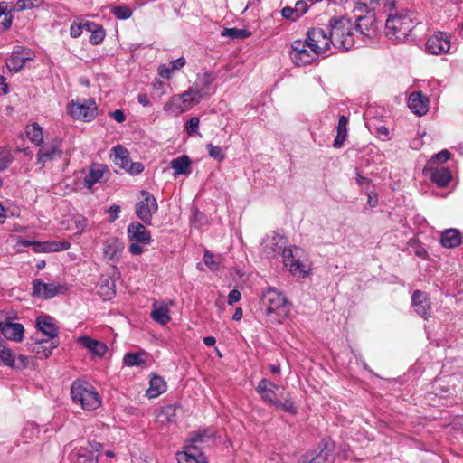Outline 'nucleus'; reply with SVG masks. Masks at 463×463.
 I'll return each mask as SVG.
<instances>
[{"label":"nucleus","mask_w":463,"mask_h":463,"mask_svg":"<svg viewBox=\"0 0 463 463\" xmlns=\"http://www.w3.org/2000/svg\"><path fill=\"white\" fill-rule=\"evenodd\" d=\"M418 24L414 12L408 9L390 13L385 21L386 36L396 43L406 41Z\"/></svg>","instance_id":"obj_1"},{"label":"nucleus","mask_w":463,"mask_h":463,"mask_svg":"<svg viewBox=\"0 0 463 463\" xmlns=\"http://www.w3.org/2000/svg\"><path fill=\"white\" fill-rule=\"evenodd\" d=\"M327 29L333 47L343 52L349 51L354 47V39L351 19L345 16L332 17Z\"/></svg>","instance_id":"obj_2"},{"label":"nucleus","mask_w":463,"mask_h":463,"mask_svg":"<svg viewBox=\"0 0 463 463\" xmlns=\"http://www.w3.org/2000/svg\"><path fill=\"white\" fill-rule=\"evenodd\" d=\"M261 307L270 322L281 324L290 312V304L286 297L274 288H268L262 294Z\"/></svg>","instance_id":"obj_3"},{"label":"nucleus","mask_w":463,"mask_h":463,"mask_svg":"<svg viewBox=\"0 0 463 463\" xmlns=\"http://www.w3.org/2000/svg\"><path fill=\"white\" fill-rule=\"evenodd\" d=\"M71 396L74 403L82 409L93 411L101 406V398L96 389L86 381L76 380L71 386Z\"/></svg>","instance_id":"obj_4"},{"label":"nucleus","mask_w":463,"mask_h":463,"mask_svg":"<svg viewBox=\"0 0 463 463\" xmlns=\"http://www.w3.org/2000/svg\"><path fill=\"white\" fill-rule=\"evenodd\" d=\"M216 77L212 71L198 74L195 82L180 98L184 103L198 104L208 95L213 82Z\"/></svg>","instance_id":"obj_5"},{"label":"nucleus","mask_w":463,"mask_h":463,"mask_svg":"<svg viewBox=\"0 0 463 463\" xmlns=\"http://www.w3.org/2000/svg\"><path fill=\"white\" fill-rule=\"evenodd\" d=\"M17 314L14 310H0V335L5 339L21 343L24 337V326L14 322Z\"/></svg>","instance_id":"obj_6"},{"label":"nucleus","mask_w":463,"mask_h":463,"mask_svg":"<svg viewBox=\"0 0 463 463\" xmlns=\"http://www.w3.org/2000/svg\"><path fill=\"white\" fill-rule=\"evenodd\" d=\"M289 57L295 66L302 67L318 61L319 51L309 47L307 39L296 40L290 45Z\"/></svg>","instance_id":"obj_7"},{"label":"nucleus","mask_w":463,"mask_h":463,"mask_svg":"<svg viewBox=\"0 0 463 463\" xmlns=\"http://www.w3.org/2000/svg\"><path fill=\"white\" fill-rule=\"evenodd\" d=\"M142 199L135 204L136 216L146 225H152L154 214L158 211L156 197L148 191H141Z\"/></svg>","instance_id":"obj_8"},{"label":"nucleus","mask_w":463,"mask_h":463,"mask_svg":"<svg viewBox=\"0 0 463 463\" xmlns=\"http://www.w3.org/2000/svg\"><path fill=\"white\" fill-rule=\"evenodd\" d=\"M67 110L73 119L84 122L93 120L98 114V108L92 98L84 102L71 100L68 103Z\"/></svg>","instance_id":"obj_9"},{"label":"nucleus","mask_w":463,"mask_h":463,"mask_svg":"<svg viewBox=\"0 0 463 463\" xmlns=\"http://www.w3.org/2000/svg\"><path fill=\"white\" fill-rule=\"evenodd\" d=\"M102 448L99 442L88 441L86 446H81L71 453V460L72 463H99L98 457Z\"/></svg>","instance_id":"obj_10"},{"label":"nucleus","mask_w":463,"mask_h":463,"mask_svg":"<svg viewBox=\"0 0 463 463\" xmlns=\"http://www.w3.org/2000/svg\"><path fill=\"white\" fill-rule=\"evenodd\" d=\"M29 356L19 354L17 357L8 347L7 343L0 337V365L10 367L16 371L25 369L29 364Z\"/></svg>","instance_id":"obj_11"},{"label":"nucleus","mask_w":463,"mask_h":463,"mask_svg":"<svg viewBox=\"0 0 463 463\" xmlns=\"http://www.w3.org/2000/svg\"><path fill=\"white\" fill-rule=\"evenodd\" d=\"M32 296L41 299H50L68 290L66 284L45 283L42 279L33 280Z\"/></svg>","instance_id":"obj_12"},{"label":"nucleus","mask_w":463,"mask_h":463,"mask_svg":"<svg viewBox=\"0 0 463 463\" xmlns=\"http://www.w3.org/2000/svg\"><path fill=\"white\" fill-rule=\"evenodd\" d=\"M112 151L114 153V164L128 174L137 175L144 170L142 163L131 161L128 151L123 146L117 145L112 148Z\"/></svg>","instance_id":"obj_13"},{"label":"nucleus","mask_w":463,"mask_h":463,"mask_svg":"<svg viewBox=\"0 0 463 463\" xmlns=\"http://www.w3.org/2000/svg\"><path fill=\"white\" fill-rule=\"evenodd\" d=\"M306 39L309 43V47H312L315 51H319V55L326 54L332 46L328 29L311 28L307 31Z\"/></svg>","instance_id":"obj_14"},{"label":"nucleus","mask_w":463,"mask_h":463,"mask_svg":"<svg viewBox=\"0 0 463 463\" xmlns=\"http://www.w3.org/2000/svg\"><path fill=\"white\" fill-rule=\"evenodd\" d=\"M302 250L298 247H288L282 251L284 265L295 276L305 278L307 272L305 270L304 264L300 261L299 252Z\"/></svg>","instance_id":"obj_15"},{"label":"nucleus","mask_w":463,"mask_h":463,"mask_svg":"<svg viewBox=\"0 0 463 463\" xmlns=\"http://www.w3.org/2000/svg\"><path fill=\"white\" fill-rule=\"evenodd\" d=\"M215 441V433L211 428H202L189 433L184 445L194 447L203 451L206 447L212 446Z\"/></svg>","instance_id":"obj_16"},{"label":"nucleus","mask_w":463,"mask_h":463,"mask_svg":"<svg viewBox=\"0 0 463 463\" xmlns=\"http://www.w3.org/2000/svg\"><path fill=\"white\" fill-rule=\"evenodd\" d=\"M429 53L440 55L448 53L450 50V35L444 32H437L426 42Z\"/></svg>","instance_id":"obj_17"},{"label":"nucleus","mask_w":463,"mask_h":463,"mask_svg":"<svg viewBox=\"0 0 463 463\" xmlns=\"http://www.w3.org/2000/svg\"><path fill=\"white\" fill-rule=\"evenodd\" d=\"M286 247V238L279 234L266 237L261 243V252L267 258H274L278 255L282 256V251Z\"/></svg>","instance_id":"obj_18"},{"label":"nucleus","mask_w":463,"mask_h":463,"mask_svg":"<svg viewBox=\"0 0 463 463\" xmlns=\"http://www.w3.org/2000/svg\"><path fill=\"white\" fill-rule=\"evenodd\" d=\"M59 339L49 341L43 338L33 337L32 342H27L28 349L35 354L39 358H48L52 351L58 347Z\"/></svg>","instance_id":"obj_19"},{"label":"nucleus","mask_w":463,"mask_h":463,"mask_svg":"<svg viewBox=\"0 0 463 463\" xmlns=\"http://www.w3.org/2000/svg\"><path fill=\"white\" fill-rule=\"evenodd\" d=\"M142 222H132L128 225L127 236L130 241L148 245L152 241L151 232Z\"/></svg>","instance_id":"obj_20"},{"label":"nucleus","mask_w":463,"mask_h":463,"mask_svg":"<svg viewBox=\"0 0 463 463\" xmlns=\"http://www.w3.org/2000/svg\"><path fill=\"white\" fill-rule=\"evenodd\" d=\"M411 304L413 310L423 318L427 319L431 314V303L429 294L421 291L415 290L411 296Z\"/></svg>","instance_id":"obj_21"},{"label":"nucleus","mask_w":463,"mask_h":463,"mask_svg":"<svg viewBox=\"0 0 463 463\" xmlns=\"http://www.w3.org/2000/svg\"><path fill=\"white\" fill-rule=\"evenodd\" d=\"M423 174L428 176L432 183L441 188L446 187L452 180V174L448 167L425 166Z\"/></svg>","instance_id":"obj_22"},{"label":"nucleus","mask_w":463,"mask_h":463,"mask_svg":"<svg viewBox=\"0 0 463 463\" xmlns=\"http://www.w3.org/2000/svg\"><path fill=\"white\" fill-rule=\"evenodd\" d=\"M61 140L56 138L51 144L43 146L37 153V163L43 166L46 162L56 157H61L62 151L60 149Z\"/></svg>","instance_id":"obj_23"},{"label":"nucleus","mask_w":463,"mask_h":463,"mask_svg":"<svg viewBox=\"0 0 463 463\" xmlns=\"http://www.w3.org/2000/svg\"><path fill=\"white\" fill-rule=\"evenodd\" d=\"M279 389V385L272 383L269 379L263 378L259 382L258 386L256 387V392L260 395L264 402L274 406L275 402L279 400L277 391Z\"/></svg>","instance_id":"obj_24"},{"label":"nucleus","mask_w":463,"mask_h":463,"mask_svg":"<svg viewBox=\"0 0 463 463\" xmlns=\"http://www.w3.org/2000/svg\"><path fill=\"white\" fill-rule=\"evenodd\" d=\"M35 323L38 330L48 337L46 340L59 339V329L52 317L49 315L39 316Z\"/></svg>","instance_id":"obj_25"},{"label":"nucleus","mask_w":463,"mask_h":463,"mask_svg":"<svg viewBox=\"0 0 463 463\" xmlns=\"http://www.w3.org/2000/svg\"><path fill=\"white\" fill-rule=\"evenodd\" d=\"M176 460L178 463H208L203 451L186 445H184L182 451L176 453Z\"/></svg>","instance_id":"obj_26"},{"label":"nucleus","mask_w":463,"mask_h":463,"mask_svg":"<svg viewBox=\"0 0 463 463\" xmlns=\"http://www.w3.org/2000/svg\"><path fill=\"white\" fill-rule=\"evenodd\" d=\"M319 452L313 457L307 454L301 456L299 463H332V461L329 460V457L333 451V446L330 442L322 439L319 443Z\"/></svg>","instance_id":"obj_27"},{"label":"nucleus","mask_w":463,"mask_h":463,"mask_svg":"<svg viewBox=\"0 0 463 463\" xmlns=\"http://www.w3.org/2000/svg\"><path fill=\"white\" fill-rule=\"evenodd\" d=\"M355 14V29L361 34L371 37L373 33L376 31L375 26V17L374 14L371 13H354Z\"/></svg>","instance_id":"obj_28"},{"label":"nucleus","mask_w":463,"mask_h":463,"mask_svg":"<svg viewBox=\"0 0 463 463\" xmlns=\"http://www.w3.org/2000/svg\"><path fill=\"white\" fill-rule=\"evenodd\" d=\"M429 103V98L423 95L421 91H414L411 93L408 99L409 108L418 116L425 115L428 112Z\"/></svg>","instance_id":"obj_29"},{"label":"nucleus","mask_w":463,"mask_h":463,"mask_svg":"<svg viewBox=\"0 0 463 463\" xmlns=\"http://www.w3.org/2000/svg\"><path fill=\"white\" fill-rule=\"evenodd\" d=\"M180 404H167L156 411V422L160 425H168L176 421V411L180 409Z\"/></svg>","instance_id":"obj_30"},{"label":"nucleus","mask_w":463,"mask_h":463,"mask_svg":"<svg viewBox=\"0 0 463 463\" xmlns=\"http://www.w3.org/2000/svg\"><path fill=\"white\" fill-rule=\"evenodd\" d=\"M25 50L20 46L14 47L12 55L6 61V66L10 71L18 72L27 60L31 58L24 55Z\"/></svg>","instance_id":"obj_31"},{"label":"nucleus","mask_w":463,"mask_h":463,"mask_svg":"<svg viewBox=\"0 0 463 463\" xmlns=\"http://www.w3.org/2000/svg\"><path fill=\"white\" fill-rule=\"evenodd\" d=\"M78 343L99 357L103 356L108 350L107 345L103 342L95 340L88 335L79 337Z\"/></svg>","instance_id":"obj_32"},{"label":"nucleus","mask_w":463,"mask_h":463,"mask_svg":"<svg viewBox=\"0 0 463 463\" xmlns=\"http://www.w3.org/2000/svg\"><path fill=\"white\" fill-rule=\"evenodd\" d=\"M440 243L447 249H453L462 243V234L457 229H447L440 236Z\"/></svg>","instance_id":"obj_33"},{"label":"nucleus","mask_w":463,"mask_h":463,"mask_svg":"<svg viewBox=\"0 0 463 463\" xmlns=\"http://www.w3.org/2000/svg\"><path fill=\"white\" fill-rule=\"evenodd\" d=\"M107 170L105 165L92 164L88 171V174L84 177V185L88 189H91L92 186L99 182L103 176L104 172Z\"/></svg>","instance_id":"obj_34"},{"label":"nucleus","mask_w":463,"mask_h":463,"mask_svg":"<svg viewBox=\"0 0 463 463\" xmlns=\"http://www.w3.org/2000/svg\"><path fill=\"white\" fill-rule=\"evenodd\" d=\"M15 5H12L7 2L0 3V33H4L11 28L13 23V10Z\"/></svg>","instance_id":"obj_35"},{"label":"nucleus","mask_w":463,"mask_h":463,"mask_svg":"<svg viewBox=\"0 0 463 463\" xmlns=\"http://www.w3.org/2000/svg\"><path fill=\"white\" fill-rule=\"evenodd\" d=\"M85 30L90 33L89 41L92 45H98L103 42L106 33L102 25L87 21L85 22Z\"/></svg>","instance_id":"obj_36"},{"label":"nucleus","mask_w":463,"mask_h":463,"mask_svg":"<svg viewBox=\"0 0 463 463\" xmlns=\"http://www.w3.org/2000/svg\"><path fill=\"white\" fill-rule=\"evenodd\" d=\"M98 293L103 300H110L116 296V283L109 277L101 279L98 287Z\"/></svg>","instance_id":"obj_37"},{"label":"nucleus","mask_w":463,"mask_h":463,"mask_svg":"<svg viewBox=\"0 0 463 463\" xmlns=\"http://www.w3.org/2000/svg\"><path fill=\"white\" fill-rule=\"evenodd\" d=\"M149 388L146 391V395L149 398H156L166 391V383L163 377L153 374L150 378Z\"/></svg>","instance_id":"obj_38"},{"label":"nucleus","mask_w":463,"mask_h":463,"mask_svg":"<svg viewBox=\"0 0 463 463\" xmlns=\"http://www.w3.org/2000/svg\"><path fill=\"white\" fill-rule=\"evenodd\" d=\"M191 163H192V161H191L190 157L186 155H184V156H181L172 159L170 162V165H171L172 169L175 171V175H182L190 174Z\"/></svg>","instance_id":"obj_39"},{"label":"nucleus","mask_w":463,"mask_h":463,"mask_svg":"<svg viewBox=\"0 0 463 463\" xmlns=\"http://www.w3.org/2000/svg\"><path fill=\"white\" fill-rule=\"evenodd\" d=\"M348 118L345 115H341L337 124V135L334 140V146L340 148L344 145L347 136Z\"/></svg>","instance_id":"obj_40"},{"label":"nucleus","mask_w":463,"mask_h":463,"mask_svg":"<svg viewBox=\"0 0 463 463\" xmlns=\"http://www.w3.org/2000/svg\"><path fill=\"white\" fill-rule=\"evenodd\" d=\"M151 317L154 321L162 326L166 325L171 320L169 309L165 305L154 307L151 312Z\"/></svg>","instance_id":"obj_41"},{"label":"nucleus","mask_w":463,"mask_h":463,"mask_svg":"<svg viewBox=\"0 0 463 463\" xmlns=\"http://www.w3.org/2000/svg\"><path fill=\"white\" fill-rule=\"evenodd\" d=\"M26 135L28 138L36 146L43 143V128L38 123H33L26 128Z\"/></svg>","instance_id":"obj_42"},{"label":"nucleus","mask_w":463,"mask_h":463,"mask_svg":"<svg viewBox=\"0 0 463 463\" xmlns=\"http://www.w3.org/2000/svg\"><path fill=\"white\" fill-rule=\"evenodd\" d=\"M123 247L114 241L104 247V255L109 260H118L122 254Z\"/></svg>","instance_id":"obj_43"},{"label":"nucleus","mask_w":463,"mask_h":463,"mask_svg":"<svg viewBox=\"0 0 463 463\" xmlns=\"http://www.w3.org/2000/svg\"><path fill=\"white\" fill-rule=\"evenodd\" d=\"M355 6L354 13H373L375 9L378 0H354Z\"/></svg>","instance_id":"obj_44"},{"label":"nucleus","mask_w":463,"mask_h":463,"mask_svg":"<svg viewBox=\"0 0 463 463\" xmlns=\"http://www.w3.org/2000/svg\"><path fill=\"white\" fill-rule=\"evenodd\" d=\"M274 407L280 409L281 411L289 414L295 415L297 413V408L294 401L291 399L289 394L284 397V401L278 400L275 402Z\"/></svg>","instance_id":"obj_45"},{"label":"nucleus","mask_w":463,"mask_h":463,"mask_svg":"<svg viewBox=\"0 0 463 463\" xmlns=\"http://www.w3.org/2000/svg\"><path fill=\"white\" fill-rule=\"evenodd\" d=\"M222 36L230 37L231 39H245L250 36V33L246 29L239 28H224Z\"/></svg>","instance_id":"obj_46"},{"label":"nucleus","mask_w":463,"mask_h":463,"mask_svg":"<svg viewBox=\"0 0 463 463\" xmlns=\"http://www.w3.org/2000/svg\"><path fill=\"white\" fill-rule=\"evenodd\" d=\"M450 152L444 149L434 156L428 161L426 166H439L441 164L446 163L450 158Z\"/></svg>","instance_id":"obj_47"},{"label":"nucleus","mask_w":463,"mask_h":463,"mask_svg":"<svg viewBox=\"0 0 463 463\" xmlns=\"http://www.w3.org/2000/svg\"><path fill=\"white\" fill-rule=\"evenodd\" d=\"M123 362L128 366H139L145 364L140 353H127L124 355Z\"/></svg>","instance_id":"obj_48"},{"label":"nucleus","mask_w":463,"mask_h":463,"mask_svg":"<svg viewBox=\"0 0 463 463\" xmlns=\"http://www.w3.org/2000/svg\"><path fill=\"white\" fill-rule=\"evenodd\" d=\"M111 13L117 19L119 20H127L132 15V10L127 5L113 6Z\"/></svg>","instance_id":"obj_49"},{"label":"nucleus","mask_w":463,"mask_h":463,"mask_svg":"<svg viewBox=\"0 0 463 463\" xmlns=\"http://www.w3.org/2000/svg\"><path fill=\"white\" fill-rule=\"evenodd\" d=\"M13 161L12 152L5 148H0V172L7 169Z\"/></svg>","instance_id":"obj_50"},{"label":"nucleus","mask_w":463,"mask_h":463,"mask_svg":"<svg viewBox=\"0 0 463 463\" xmlns=\"http://www.w3.org/2000/svg\"><path fill=\"white\" fill-rule=\"evenodd\" d=\"M44 0H16L15 10L24 11L41 5Z\"/></svg>","instance_id":"obj_51"},{"label":"nucleus","mask_w":463,"mask_h":463,"mask_svg":"<svg viewBox=\"0 0 463 463\" xmlns=\"http://www.w3.org/2000/svg\"><path fill=\"white\" fill-rule=\"evenodd\" d=\"M206 148L210 157L217 160L218 162H222L224 160L225 155L220 146H214L213 144H208L206 146Z\"/></svg>","instance_id":"obj_52"},{"label":"nucleus","mask_w":463,"mask_h":463,"mask_svg":"<svg viewBox=\"0 0 463 463\" xmlns=\"http://www.w3.org/2000/svg\"><path fill=\"white\" fill-rule=\"evenodd\" d=\"M203 260L204 264L212 271H216L219 269V268H220L219 262L215 260V256L209 250H205Z\"/></svg>","instance_id":"obj_53"},{"label":"nucleus","mask_w":463,"mask_h":463,"mask_svg":"<svg viewBox=\"0 0 463 463\" xmlns=\"http://www.w3.org/2000/svg\"><path fill=\"white\" fill-rule=\"evenodd\" d=\"M200 119L198 117H192L185 124V130L191 137L198 134Z\"/></svg>","instance_id":"obj_54"},{"label":"nucleus","mask_w":463,"mask_h":463,"mask_svg":"<svg viewBox=\"0 0 463 463\" xmlns=\"http://www.w3.org/2000/svg\"><path fill=\"white\" fill-rule=\"evenodd\" d=\"M190 222L195 228H200L203 222H205V215L200 212L197 208H194L192 210V215L190 217Z\"/></svg>","instance_id":"obj_55"},{"label":"nucleus","mask_w":463,"mask_h":463,"mask_svg":"<svg viewBox=\"0 0 463 463\" xmlns=\"http://www.w3.org/2000/svg\"><path fill=\"white\" fill-rule=\"evenodd\" d=\"M49 245L51 248L48 250H51L52 252L56 251H62L70 249L71 243L69 241H49Z\"/></svg>","instance_id":"obj_56"},{"label":"nucleus","mask_w":463,"mask_h":463,"mask_svg":"<svg viewBox=\"0 0 463 463\" xmlns=\"http://www.w3.org/2000/svg\"><path fill=\"white\" fill-rule=\"evenodd\" d=\"M83 29H85V23L73 22L71 24L70 34L72 38H78L82 34Z\"/></svg>","instance_id":"obj_57"},{"label":"nucleus","mask_w":463,"mask_h":463,"mask_svg":"<svg viewBox=\"0 0 463 463\" xmlns=\"http://www.w3.org/2000/svg\"><path fill=\"white\" fill-rule=\"evenodd\" d=\"M281 15L285 19H288V20H291V21H296V20H298L299 18L298 16V14L295 13L294 7H290V6L284 7L281 10Z\"/></svg>","instance_id":"obj_58"},{"label":"nucleus","mask_w":463,"mask_h":463,"mask_svg":"<svg viewBox=\"0 0 463 463\" xmlns=\"http://www.w3.org/2000/svg\"><path fill=\"white\" fill-rule=\"evenodd\" d=\"M121 212V208L119 205L113 204L108 209V213H109V222H115Z\"/></svg>","instance_id":"obj_59"},{"label":"nucleus","mask_w":463,"mask_h":463,"mask_svg":"<svg viewBox=\"0 0 463 463\" xmlns=\"http://www.w3.org/2000/svg\"><path fill=\"white\" fill-rule=\"evenodd\" d=\"M295 13L298 14V17L302 16L307 11V4L304 0H298L295 4Z\"/></svg>","instance_id":"obj_60"},{"label":"nucleus","mask_w":463,"mask_h":463,"mask_svg":"<svg viewBox=\"0 0 463 463\" xmlns=\"http://www.w3.org/2000/svg\"><path fill=\"white\" fill-rule=\"evenodd\" d=\"M241 298V294L238 289H232L230 291L228 295L227 303L229 306H233L235 303L240 301Z\"/></svg>","instance_id":"obj_61"},{"label":"nucleus","mask_w":463,"mask_h":463,"mask_svg":"<svg viewBox=\"0 0 463 463\" xmlns=\"http://www.w3.org/2000/svg\"><path fill=\"white\" fill-rule=\"evenodd\" d=\"M49 248H51L49 245V241H45V242L34 241L33 250L35 252H52L51 250H47Z\"/></svg>","instance_id":"obj_62"},{"label":"nucleus","mask_w":463,"mask_h":463,"mask_svg":"<svg viewBox=\"0 0 463 463\" xmlns=\"http://www.w3.org/2000/svg\"><path fill=\"white\" fill-rule=\"evenodd\" d=\"M143 244L137 243L136 241H132V243L128 247V250L133 255H141L144 252Z\"/></svg>","instance_id":"obj_63"},{"label":"nucleus","mask_w":463,"mask_h":463,"mask_svg":"<svg viewBox=\"0 0 463 463\" xmlns=\"http://www.w3.org/2000/svg\"><path fill=\"white\" fill-rule=\"evenodd\" d=\"M173 71L172 67H167L166 65H161L158 68V73L164 79H170Z\"/></svg>","instance_id":"obj_64"}]
</instances>
